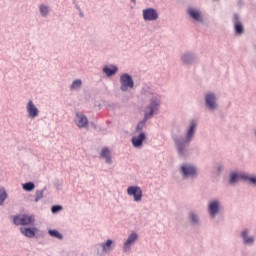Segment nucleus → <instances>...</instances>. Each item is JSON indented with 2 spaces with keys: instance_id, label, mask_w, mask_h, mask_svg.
Here are the masks:
<instances>
[{
  "instance_id": "1",
  "label": "nucleus",
  "mask_w": 256,
  "mask_h": 256,
  "mask_svg": "<svg viewBox=\"0 0 256 256\" xmlns=\"http://www.w3.org/2000/svg\"><path fill=\"white\" fill-rule=\"evenodd\" d=\"M142 95L148 97L149 103L144 109V118L136 126V132L141 133L145 129V125L149 119H153L161 109V95L154 92L152 88L146 86L142 88Z\"/></svg>"
},
{
  "instance_id": "12",
  "label": "nucleus",
  "mask_w": 256,
  "mask_h": 256,
  "mask_svg": "<svg viewBox=\"0 0 256 256\" xmlns=\"http://www.w3.org/2000/svg\"><path fill=\"white\" fill-rule=\"evenodd\" d=\"M74 123L78 129H89V118L81 112H76L74 117Z\"/></svg>"
},
{
  "instance_id": "32",
  "label": "nucleus",
  "mask_w": 256,
  "mask_h": 256,
  "mask_svg": "<svg viewBox=\"0 0 256 256\" xmlns=\"http://www.w3.org/2000/svg\"><path fill=\"white\" fill-rule=\"evenodd\" d=\"M223 169H225V166H224L223 164H219V165L217 166V171H218V173H221V171H223Z\"/></svg>"
},
{
  "instance_id": "28",
  "label": "nucleus",
  "mask_w": 256,
  "mask_h": 256,
  "mask_svg": "<svg viewBox=\"0 0 256 256\" xmlns=\"http://www.w3.org/2000/svg\"><path fill=\"white\" fill-rule=\"evenodd\" d=\"M48 234L50 235V237H55V239H63V234L59 233V231L57 230H49Z\"/></svg>"
},
{
  "instance_id": "6",
  "label": "nucleus",
  "mask_w": 256,
  "mask_h": 256,
  "mask_svg": "<svg viewBox=\"0 0 256 256\" xmlns=\"http://www.w3.org/2000/svg\"><path fill=\"white\" fill-rule=\"evenodd\" d=\"M205 107L208 111H217L219 104H217V94L208 92L204 95Z\"/></svg>"
},
{
  "instance_id": "25",
  "label": "nucleus",
  "mask_w": 256,
  "mask_h": 256,
  "mask_svg": "<svg viewBox=\"0 0 256 256\" xmlns=\"http://www.w3.org/2000/svg\"><path fill=\"white\" fill-rule=\"evenodd\" d=\"M242 181H249L251 185L256 187V175H250L247 172H244V175L242 176Z\"/></svg>"
},
{
  "instance_id": "17",
  "label": "nucleus",
  "mask_w": 256,
  "mask_h": 256,
  "mask_svg": "<svg viewBox=\"0 0 256 256\" xmlns=\"http://www.w3.org/2000/svg\"><path fill=\"white\" fill-rule=\"evenodd\" d=\"M188 221H190L191 225L194 227L201 225V218L199 217V213L195 210H191L188 213Z\"/></svg>"
},
{
  "instance_id": "19",
  "label": "nucleus",
  "mask_w": 256,
  "mask_h": 256,
  "mask_svg": "<svg viewBox=\"0 0 256 256\" xmlns=\"http://www.w3.org/2000/svg\"><path fill=\"white\" fill-rule=\"evenodd\" d=\"M99 247L102 248V253H111L115 249V242L111 239H108L104 243H100Z\"/></svg>"
},
{
  "instance_id": "20",
  "label": "nucleus",
  "mask_w": 256,
  "mask_h": 256,
  "mask_svg": "<svg viewBox=\"0 0 256 256\" xmlns=\"http://www.w3.org/2000/svg\"><path fill=\"white\" fill-rule=\"evenodd\" d=\"M243 175H245V172H231L229 180L230 185H236V183H239V180H243Z\"/></svg>"
},
{
  "instance_id": "30",
  "label": "nucleus",
  "mask_w": 256,
  "mask_h": 256,
  "mask_svg": "<svg viewBox=\"0 0 256 256\" xmlns=\"http://www.w3.org/2000/svg\"><path fill=\"white\" fill-rule=\"evenodd\" d=\"M43 193H45L43 190L36 191L35 203H38V201H41V199H43Z\"/></svg>"
},
{
  "instance_id": "9",
  "label": "nucleus",
  "mask_w": 256,
  "mask_h": 256,
  "mask_svg": "<svg viewBox=\"0 0 256 256\" xmlns=\"http://www.w3.org/2000/svg\"><path fill=\"white\" fill-rule=\"evenodd\" d=\"M127 195L133 197L135 203H141L143 201V189L139 186H129L127 188Z\"/></svg>"
},
{
  "instance_id": "18",
  "label": "nucleus",
  "mask_w": 256,
  "mask_h": 256,
  "mask_svg": "<svg viewBox=\"0 0 256 256\" xmlns=\"http://www.w3.org/2000/svg\"><path fill=\"white\" fill-rule=\"evenodd\" d=\"M233 25L237 35H242L244 28H243V23H241V17H239V14H234Z\"/></svg>"
},
{
  "instance_id": "22",
  "label": "nucleus",
  "mask_w": 256,
  "mask_h": 256,
  "mask_svg": "<svg viewBox=\"0 0 256 256\" xmlns=\"http://www.w3.org/2000/svg\"><path fill=\"white\" fill-rule=\"evenodd\" d=\"M102 71L104 74H106V77H113V75L117 74L119 68L116 65L104 66Z\"/></svg>"
},
{
  "instance_id": "31",
  "label": "nucleus",
  "mask_w": 256,
  "mask_h": 256,
  "mask_svg": "<svg viewBox=\"0 0 256 256\" xmlns=\"http://www.w3.org/2000/svg\"><path fill=\"white\" fill-rule=\"evenodd\" d=\"M62 210H63V207L60 205H55V206H52L51 208L52 213H59V211H62Z\"/></svg>"
},
{
  "instance_id": "23",
  "label": "nucleus",
  "mask_w": 256,
  "mask_h": 256,
  "mask_svg": "<svg viewBox=\"0 0 256 256\" xmlns=\"http://www.w3.org/2000/svg\"><path fill=\"white\" fill-rule=\"evenodd\" d=\"M39 13L41 17L47 18L49 17V13H51V8L47 4H40L38 6Z\"/></svg>"
},
{
  "instance_id": "8",
  "label": "nucleus",
  "mask_w": 256,
  "mask_h": 256,
  "mask_svg": "<svg viewBox=\"0 0 256 256\" xmlns=\"http://www.w3.org/2000/svg\"><path fill=\"white\" fill-rule=\"evenodd\" d=\"M137 241H139V234H137V232H132L126 238V240H124L123 247H122L123 253H125L126 255H129V253H131V249L133 245H135Z\"/></svg>"
},
{
  "instance_id": "26",
  "label": "nucleus",
  "mask_w": 256,
  "mask_h": 256,
  "mask_svg": "<svg viewBox=\"0 0 256 256\" xmlns=\"http://www.w3.org/2000/svg\"><path fill=\"white\" fill-rule=\"evenodd\" d=\"M22 235L28 237L29 239H33L35 237V230L31 228H21L20 229Z\"/></svg>"
},
{
  "instance_id": "11",
  "label": "nucleus",
  "mask_w": 256,
  "mask_h": 256,
  "mask_svg": "<svg viewBox=\"0 0 256 256\" xmlns=\"http://www.w3.org/2000/svg\"><path fill=\"white\" fill-rule=\"evenodd\" d=\"M197 59V54L191 51H186L180 56V61L182 65L186 66L195 65V63H197Z\"/></svg>"
},
{
  "instance_id": "3",
  "label": "nucleus",
  "mask_w": 256,
  "mask_h": 256,
  "mask_svg": "<svg viewBox=\"0 0 256 256\" xmlns=\"http://www.w3.org/2000/svg\"><path fill=\"white\" fill-rule=\"evenodd\" d=\"M180 173L182 179H197L199 170L197 169V166L193 164L184 163L180 167Z\"/></svg>"
},
{
  "instance_id": "24",
  "label": "nucleus",
  "mask_w": 256,
  "mask_h": 256,
  "mask_svg": "<svg viewBox=\"0 0 256 256\" xmlns=\"http://www.w3.org/2000/svg\"><path fill=\"white\" fill-rule=\"evenodd\" d=\"M81 87H83V80L75 79L70 85V91H80Z\"/></svg>"
},
{
  "instance_id": "5",
  "label": "nucleus",
  "mask_w": 256,
  "mask_h": 256,
  "mask_svg": "<svg viewBox=\"0 0 256 256\" xmlns=\"http://www.w3.org/2000/svg\"><path fill=\"white\" fill-rule=\"evenodd\" d=\"M135 88V81L133 80V76L128 73H123L120 76V90L123 93H127L129 89Z\"/></svg>"
},
{
  "instance_id": "29",
  "label": "nucleus",
  "mask_w": 256,
  "mask_h": 256,
  "mask_svg": "<svg viewBox=\"0 0 256 256\" xmlns=\"http://www.w3.org/2000/svg\"><path fill=\"white\" fill-rule=\"evenodd\" d=\"M22 189H24V191H33L35 189V183L27 182L23 184Z\"/></svg>"
},
{
  "instance_id": "4",
  "label": "nucleus",
  "mask_w": 256,
  "mask_h": 256,
  "mask_svg": "<svg viewBox=\"0 0 256 256\" xmlns=\"http://www.w3.org/2000/svg\"><path fill=\"white\" fill-rule=\"evenodd\" d=\"M207 211L210 219H215L223 211V203L219 199H212L208 202Z\"/></svg>"
},
{
  "instance_id": "21",
  "label": "nucleus",
  "mask_w": 256,
  "mask_h": 256,
  "mask_svg": "<svg viewBox=\"0 0 256 256\" xmlns=\"http://www.w3.org/2000/svg\"><path fill=\"white\" fill-rule=\"evenodd\" d=\"M100 157L105 159V163H107V165H111V163H113V160L111 159V150L107 147L102 148Z\"/></svg>"
},
{
  "instance_id": "14",
  "label": "nucleus",
  "mask_w": 256,
  "mask_h": 256,
  "mask_svg": "<svg viewBox=\"0 0 256 256\" xmlns=\"http://www.w3.org/2000/svg\"><path fill=\"white\" fill-rule=\"evenodd\" d=\"M26 113L28 114L29 119H37L39 116V108H37L33 100H28L26 104Z\"/></svg>"
},
{
  "instance_id": "13",
  "label": "nucleus",
  "mask_w": 256,
  "mask_h": 256,
  "mask_svg": "<svg viewBox=\"0 0 256 256\" xmlns=\"http://www.w3.org/2000/svg\"><path fill=\"white\" fill-rule=\"evenodd\" d=\"M13 221L14 225H31V223L35 221V217L29 216L27 214H20L15 216Z\"/></svg>"
},
{
  "instance_id": "15",
  "label": "nucleus",
  "mask_w": 256,
  "mask_h": 256,
  "mask_svg": "<svg viewBox=\"0 0 256 256\" xmlns=\"http://www.w3.org/2000/svg\"><path fill=\"white\" fill-rule=\"evenodd\" d=\"M145 139H147V135L145 134V132H140L138 136L132 137L131 143L136 149H141V147H143V141H145Z\"/></svg>"
},
{
  "instance_id": "16",
  "label": "nucleus",
  "mask_w": 256,
  "mask_h": 256,
  "mask_svg": "<svg viewBox=\"0 0 256 256\" xmlns=\"http://www.w3.org/2000/svg\"><path fill=\"white\" fill-rule=\"evenodd\" d=\"M240 237L244 245H253L255 243V236L250 235L248 229L242 230Z\"/></svg>"
},
{
  "instance_id": "2",
  "label": "nucleus",
  "mask_w": 256,
  "mask_h": 256,
  "mask_svg": "<svg viewBox=\"0 0 256 256\" xmlns=\"http://www.w3.org/2000/svg\"><path fill=\"white\" fill-rule=\"evenodd\" d=\"M199 126V121L197 119L190 120L188 126L186 127L185 137L175 136L173 141L176 145L178 155L180 157H189L191 155V150H189V145L193 139H195V134L197 133V127Z\"/></svg>"
},
{
  "instance_id": "27",
  "label": "nucleus",
  "mask_w": 256,
  "mask_h": 256,
  "mask_svg": "<svg viewBox=\"0 0 256 256\" xmlns=\"http://www.w3.org/2000/svg\"><path fill=\"white\" fill-rule=\"evenodd\" d=\"M6 199H7V191H5V188H0V207L5 203Z\"/></svg>"
},
{
  "instance_id": "10",
  "label": "nucleus",
  "mask_w": 256,
  "mask_h": 256,
  "mask_svg": "<svg viewBox=\"0 0 256 256\" xmlns=\"http://www.w3.org/2000/svg\"><path fill=\"white\" fill-rule=\"evenodd\" d=\"M187 15L190 17V19H192V21H195L196 23H203L204 21L203 11L197 7H188Z\"/></svg>"
},
{
  "instance_id": "7",
  "label": "nucleus",
  "mask_w": 256,
  "mask_h": 256,
  "mask_svg": "<svg viewBox=\"0 0 256 256\" xmlns=\"http://www.w3.org/2000/svg\"><path fill=\"white\" fill-rule=\"evenodd\" d=\"M142 19L146 23H151L159 20V11L153 7H148L142 10Z\"/></svg>"
}]
</instances>
